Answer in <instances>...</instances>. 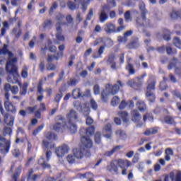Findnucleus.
<instances>
[{
	"instance_id": "7",
	"label": "nucleus",
	"mask_w": 181,
	"mask_h": 181,
	"mask_svg": "<svg viewBox=\"0 0 181 181\" xmlns=\"http://www.w3.org/2000/svg\"><path fill=\"white\" fill-rule=\"evenodd\" d=\"M146 76V72H144L140 76L136 77V81H129V85L132 88H134V90H140L141 87H142L144 84V80H145Z\"/></svg>"
},
{
	"instance_id": "29",
	"label": "nucleus",
	"mask_w": 181,
	"mask_h": 181,
	"mask_svg": "<svg viewBox=\"0 0 181 181\" xmlns=\"http://www.w3.org/2000/svg\"><path fill=\"white\" fill-rule=\"evenodd\" d=\"M83 93L81 92V89L80 88H76L72 90V97L74 100H77L82 97Z\"/></svg>"
},
{
	"instance_id": "50",
	"label": "nucleus",
	"mask_w": 181,
	"mask_h": 181,
	"mask_svg": "<svg viewBox=\"0 0 181 181\" xmlns=\"http://www.w3.org/2000/svg\"><path fill=\"white\" fill-rule=\"evenodd\" d=\"M164 121L168 125H173V124H175V119H173V117L172 116H166L164 118Z\"/></svg>"
},
{
	"instance_id": "2",
	"label": "nucleus",
	"mask_w": 181,
	"mask_h": 181,
	"mask_svg": "<svg viewBox=\"0 0 181 181\" xmlns=\"http://www.w3.org/2000/svg\"><path fill=\"white\" fill-rule=\"evenodd\" d=\"M16 63H18V58L16 57L9 59L7 62L6 65V70L7 73H8V76H7V81L8 83H11V84H18L19 87H21V95H26V93H28V88L29 87V83H24L22 86V83L19 81L20 75L18 66H16Z\"/></svg>"
},
{
	"instance_id": "4",
	"label": "nucleus",
	"mask_w": 181,
	"mask_h": 181,
	"mask_svg": "<svg viewBox=\"0 0 181 181\" xmlns=\"http://www.w3.org/2000/svg\"><path fill=\"white\" fill-rule=\"evenodd\" d=\"M67 119V128L71 134H76L77 132V125L76 122H77L78 119V114L76 110H71L66 115Z\"/></svg>"
},
{
	"instance_id": "58",
	"label": "nucleus",
	"mask_w": 181,
	"mask_h": 181,
	"mask_svg": "<svg viewBox=\"0 0 181 181\" xmlns=\"http://www.w3.org/2000/svg\"><path fill=\"white\" fill-rule=\"evenodd\" d=\"M43 128H45L44 124H41L40 126H38L36 129H35L33 132V136H36V135H37V134H39V132H40V131H42Z\"/></svg>"
},
{
	"instance_id": "12",
	"label": "nucleus",
	"mask_w": 181,
	"mask_h": 181,
	"mask_svg": "<svg viewBox=\"0 0 181 181\" xmlns=\"http://www.w3.org/2000/svg\"><path fill=\"white\" fill-rule=\"evenodd\" d=\"M69 147L67 145H62L56 148L55 153L58 158H63L66 153L69 152Z\"/></svg>"
},
{
	"instance_id": "19",
	"label": "nucleus",
	"mask_w": 181,
	"mask_h": 181,
	"mask_svg": "<svg viewBox=\"0 0 181 181\" xmlns=\"http://www.w3.org/2000/svg\"><path fill=\"white\" fill-rule=\"evenodd\" d=\"M4 90L6 92L11 91V93H12V94H13V95H16V94H18V93H19V88L16 86H12L9 83H6L4 85Z\"/></svg>"
},
{
	"instance_id": "42",
	"label": "nucleus",
	"mask_w": 181,
	"mask_h": 181,
	"mask_svg": "<svg viewBox=\"0 0 181 181\" xmlns=\"http://www.w3.org/2000/svg\"><path fill=\"white\" fill-rule=\"evenodd\" d=\"M59 93H60L57 94L54 98V103H57V104H59V103H60V100L63 98V88H59Z\"/></svg>"
},
{
	"instance_id": "47",
	"label": "nucleus",
	"mask_w": 181,
	"mask_h": 181,
	"mask_svg": "<svg viewBox=\"0 0 181 181\" xmlns=\"http://www.w3.org/2000/svg\"><path fill=\"white\" fill-rule=\"evenodd\" d=\"M163 32L164 34L163 35V39H164V40H166V42H169V40H170L171 39L170 31H169V30L168 29H164Z\"/></svg>"
},
{
	"instance_id": "48",
	"label": "nucleus",
	"mask_w": 181,
	"mask_h": 181,
	"mask_svg": "<svg viewBox=\"0 0 181 181\" xmlns=\"http://www.w3.org/2000/svg\"><path fill=\"white\" fill-rule=\"evenodd\" d=\"M126 70L129 71V74H135V69H134V65L129 62L127 63L126 66Z\"/></svg>"
},
{
	"instance_id": "3",
	"label": "nucleus",
	"mask_w": 181,
	"mask_h": 181,
	"mask_svg": "<svg viewBox=\"0 0 181 181\" xmlns=\"http://www.w3.org/2000/svg\"><path fill=\"white\" fill-rule=\"evenodd\" d=\"M156 90V80L149 79L147 81V85L146 86L145 97L147 101L150 103H155L156 101V95L155 91Z\"/></svg>"
},
{
	"instance_id": "62",
	"label": "nucleus",
	"mask_w": 181,
	"mask_h": 181,
	"mask_svg": "<svg viewBox=\"0 0 181 181\" xmlns=\"http://www.w3.org/2000/svg\"><path fill=\"white\" fill-rule=\"evenodd\" d=\"M28 67L25 66L21 71V77L23 78H28Z\"/></svg>"
},
{
	"instance_id": "22",
	"label": "nucleus",
	"mask_w": 181,
	"mask_h": 181,
	"mask_svg": "<svg viewBox=\"0 0 181 181\" xmlns=\"http://www.w3.org/2000/svg\"><path fill=\"white\" fill-rule=\"evenodd\" d=\"M119 87H124V83L121 81H117V84H115L111 87L110 94L115 95L119 91Z\"/></svg>"
},
{
	"instance_id": "11",
	"label": "nucleus",
	"mask_w": 181,
	"mask_h": 181,
	"mask_svg": "<svg viewBox=\"0 0 181 181\" xmlns=\"http://www.w3.org/2000/svg\"><path fill=\"white\" fill-rule=\"evenodd\" d=\"M4 108L7 112L12 114L13 115H16L18 109L12 102H4Z\"/></svg>"
},
{
	"instance_id": "6",
	"label": "nucleus",
	"mask_w": 181,
	"mask_h": 181,
	"mask_svg": "<svg viewBox=\"0 0 181 181\" xmlns=\"http://www.w3.org/2000/svg\"><path fill=\"white\" fill-rule=\"evenodd\" d=\"M139 8L141 12L142 20L145 22V24H142V26H145L146 28H153V25L151 23V20L146 19V13H148V10H146L145 3L144 1H140Z\"/></svg>"
},
{
	"instance_id": "35",
	"label": "nucleus",
	"mask_w": 181,
	"mask_h": 181,
	"mask_svg": "<svg viewBox=\"0 0 181 181\" xmlns=\"http://www.w3.org/2000/svg\"><path fill=\"white\" fill-rule=\"evenodd\" d=\"M63 128H64V124L60 122H56L52 125V129L56 132H60V131H63Z\"/></svg>"
},
{
	"instance_id": "60",
	"label": "nucleus",
	"mask_w": 181,
	"mask_h": 181,
	"mask_svg": "<svg viewBox=\"0 0 181 181\" xmlns=\"http://www.w3.org/2000/svg\"><path fill=\"white\" fill-rule=\"evenodd\" d=\"M95 144L101 143V132H97L95 134Z\"/></svg>"
},
{
	"instance_id": "27",
	"label": "nucleus",
	"mask_w": 181,
	"mask_h": 181,
	"mask_svg": "<svg viewBox=\"0 0 181 181\" xmlns=\"http://www.w3.org/2000/svg\"><path fill=\"white\" fill-rule=\"evenodd\" d=\"M21 173H22V167H18L14 173L11 175V180L12 181H18L19 177L21 176Z\"/></svg>"
},
{
	"instance_id": "64",
	"label": "nucleus",
	"mask_w": 181,
	"mask_h": 181,
	"mask_svg": "<svg viewBox=\"0 0 181 181\" xmlns=\"http://www.w3.org/2000/svg\"><path fill=\"white\" fill-rule=\"evenodd\" d=\"M168 88V84L165 81H162L160 83V90L161 91H165Z\"/></svg>"
},
{
	"instance_id": "34",
	"label": "nucleus",
	"mask_w": 181,
	"mask_h": 181,
	"mask_svg": "<svg viewBox=\"0 0 181 181\" xmlns=\"http://www.w3.org/2000/svg\"><path fill=\"white\" fill-rule=\"evenodd\" d=\"M119 117H122L123 122L128 124L129 122V119H128V112L125 111H121L118 112Z\"/></svg>"
},
{
	"instance_id": "30",
	"label": "nucleus",
	"mask_w": 181,
	"mask_h": 181,
	"mask_svg": "<svg viewBox=\"0 0 181 181\" xmlns=\"http://www.w3.org/2000/svg\"><path fill=\"white\" fill-rule=\"evenodd\" d=\"M58 49L59 50V52L57 53V56H54L55 60H59L60 58L63 57L64 52L63 51L66 49V45L64 44H62V45H59L58 47Z\"/></svg>"
},
{
	"instance_id": "63",
	"label": "nucleus",
	"mask_w": 181,
	"mask_h": 181,
	"mask_svg": "<svg viewBox=\"0 0 181 181\" xmlns=\"http://www.w3.org/2000/svg\"><path fill=\"white\" fill-rule=\"evenodd\" d=\"M156 50L158 53H161L162 54H163V53H165V52H166V46L163 45V46L158 47L156 48Z\"/></svg>"
},
{
	"instance_id": "59",
	"label": "nucleus",
	"mask_w": 181,
	"mask_h": 181,
	"mask_svg": "<svg viewBox=\"0 0 181 181\" xmlns=\"http://www.w3.org/2000/svg\"><path fill=\"white\" fill-rule=\"evenodd\" d=\"M3 135L6 136V135H12V128L6 127L3 129Z\"/></svg>"
},
{
	"instance_id": "33",
	"label": "nucleus",
	"mask_w": 181,
	"mask_h": 181,
	"mask_svg": "<svg viewBox=\"0 0 181 181\" xmlns=\"http://www.w3.org/2000/svg\"><path fill=\"white\" fill-rule=\"evenodd\" d=\"M136 105L141 112L146 110V104L144 100H138Z\"/></svg>"
},
{
	"instance_id": "26",
	"label": "nucleus",
	"mask_w": 181,
	"mask_h": 181,
	"mask_svg": "<svg viewBox=\"0 0 181 181\" xmlns=\"http://www.w3.org/2000/svg\"><path fill=\"white\" fill-rule=\"evenodd\" d=\"M104 30L106 32V33H112L115 32V25L111 23H107L104 26Z\"/></svg>"
},
{
	"instance_id": "9",
	"label": "nucleus",
	"mask_w": 181,
	"mask_h": 181,
	"mask_svg": "<svg viewBox=\"0 0 181 181\" xmlns=\"http://www.w3.org/2000/svg\"><path fill=\"white\" fill-rule=\"evenodd\" d=\"M0 112L1 115L4 117V122L7 125L12 126L13 125V122L15 121V117L11 116L10 121L8 122V119L9 118V113H5V110H4V107L2 106V103L0 101Z\"/></svg>"
},
{
	"instance_id": "23",
	"label": "nucleus",
	"mask_w": 181,
	"mask_h": 181,
	"mask_svg": "<svg viewBox=\"0 0 181 181\" xmlns=\"http://www.w3.org/2000/svg\"><path fill=\"white\" fill-rule=\"evenodd\" d=\"M131 115H132V121H133V122H139V121H141V114H139V112L137 110H132Z\"/></svg>"
},
{
	"instance_id": "1",
	"label": "nucleus",
	"mask_w": 181,
	"mask_h": 181,
	"mask_svg": "<svg viewBox=\"0 0 181 181\" xmlns=\"http://www.w3.org/2000/svg\"><path fill=\"white\" fill-rule=\"evenodd\" d=\"M94 132H95L94 126L86 129L84 127L80 129L79 134L81 136V142L82 146L80 148L73 149L74 155L77 159H83L84 156L86 158L91 156L90 149L93 148V141L90 139V136L94 135Z\"/></svg>"
},
{
	"instance_id": "57",
	"label": "nucleus",
	"mask_w": 181,
	"mask_h": 181,
	"mask_svg": "<svg viewBox=\"0 0 181 181\" xmlns=\"http://www.w3.org/2000/svg\"><path fill=\"white\" fill-rule=\"evenodd\" d=\"M121 101V99L118 96H115L111 100V105L113 107H116V105H118L119 104V102Z\"/></svg>"
},
{
	"instance_id": "5",
	"label": "nucleus",
	"mask_w": 181,
	"mask_h": 181,
	"mask_svg": "<svg viewBox=\"0 0 181 181\" xmlns=\"http://www.w3.org/2000/svg\"><path fill=\"white\" fill-rule=\"evenodd\" d=\"M0 142H1L0 143V153L4 156H6L9 153V151H11V140H7L4 136L0 135ZM3 162L4 160L0 156V165H2Z\"/></svg>"
},
{
	"instance_id": "36",
	"label": "nucleus",
	"mask_w": 181,
	"mask_h": 181,
	"mask_svg": "<svg viewBox=\"0 0 181 181\" xmlns=\"http://www.w3.org/2000/svg\"><path fill=\"white\" fill-rule=\"evenodd\" d=\"M170 16L171 19H179V18H181V9L178 11L173 10L170 13Z\"/></svg>"
},
{
	"instance_id": "44",
	"label": "nucleus",
	"mask_w": 181,
	"mask_h": 181,
	"mask_svg": "<svg viewBox=\"0 0 181 181\" xmlns=\"http://www.w3.org/2000/svg\"><path fill=\"white\" fill-rule=\"evenodd\" d=\"M107 19H108V15L107 14V13H105V11L101 10L100 14L99 16L100 22L103 23L105 22Z\"/></svg>"
},
{
	"instance_id": "20",
	"label": "nucleus",
	"mask_w": 181,
	"mask_h": 181,
	"mask_svg": "<svg viewBox=\"0 0 181 181\" xmlns=\"http://www.w3.org/2000/svg\"><path fill=\"white\" fill-rule=\"evenodd\" d=\"M42 86H43V82L42 81H40L37 86V94H40L41 95L37 98V101H42L44 98L43 92L45 90H43Z\"/></svg>"
},
{
	"instance_id": "31",
	"label": "nucleus",
	"mask_w": 181,
	"mask_h": 181,
	"mask_svg": "<svg viewBox=\"0 0 181 181\" xmlns=\"http://www.w3.org/2000/svg\"><path fill=\"white\" fill-rule=\"evenodd\" d=\"M45 137L46 139H48V141H56V139H57V134L52 132H48L45 133Z\"/></svg>"
},
{
	"instance_id": "13",
	"label": "nucleus",
	"mask_w": 181,
	"mask_h": 181,
	"mask_svg": "<svg viewBox=\"0 0 181 181\" xmlns=\"http://www.w3.org/2000/svg\"><path fill=\"white\" fill-rule=\"evenodd\" d=\"M141 46L139 43V38L138 37H132L130 42H129L126 47L127 49H138Z\"/></svg>"
},
{
	"instance_id": "32",
	"label": "nucleus",
	"mask_w": 181,
	"mask_h": 181,
	"mask_svg": "<svg viewBox=\"0 0 181 181\" xmlns=\"http://www.w3.org/2000/svg\"><path fill=\"white\" fill-rule=\"evenodd\" d=\"M122 148L121 146H115L112 150L109 151L105 152V156H112L115 152H117V151H119Z\"/></svg>"
},
{
	"instance_id": "53",
	"label": "nucleus",
	"mask_w": 181,
	"mask_h": 181,
	"mask_svg": "<svg viewBox=\"0 0 181 181\" xmlns=\"http://www.w3.org/2000/svg\"><path fill=\"white\" fill-rule=\"evenodd\" d=\"M173 45L177 49H181V40L178 37H174L173 38Z\"/></svg>"
},
{
	"instance_id": "28",
	"label": "nucleus",
	"mask_w": 181,
	"mask_h": 181,
	"mask_svg": "<svg viewBox=\"0 0 181 181\" xmlns=\"http://www.w3.org/2000/svg\"><path fill=\"white\" fill-rule=\"evenodd\" d=\"M53 26V21L50 19H46L42 23L44 30H50Z\"/></svg>"
},
{
	"instance_id": "52",
	"label": "nucleus",
	"mask_w": 181,
	"mask_h": 181,
	"mask_svg": "<svg viewBox=\"0 0 181 181\" xmlns=\"http://www.w3.org/2000/svg\"><path fill=\"white\" fill-rule=\"evenodd\" d=\"M6 29H9V23H8V21H4L3 23V28L1 29V36H5Z\"/></svg>"
},
{
	"instance_id": "54",
	"label": "nucleus",
	"mask_w": 181,
	"mask_h": 181,
	"mask_svg": "<svg viewBox=\"0 0 181 181\" xmlns=\"http://www.w3.org/2000/svg\"><path fill=\"white\" fill-rule=\"evenodd\" d=\"M165 51L167 54H177V49H173L172 47H165Z\"/></svg>"
},
{
	"instance_id": "17",
	"label": "nucleus",
	"mask_w": 181,
	"mask_h": 181,
	"mask_svg": "<svg viewBox=\"0 0 181 181\" xmlns=\"http://www.w3.org/2000/svg\"><path fill=\"white\" fill-rule=\"evenodd\" d=\"M103 136L105 138H107V139H110L112 136V126H111V124L107 123L104 127H103Z\"/></svg>"
},
{
	"instance_id": "45",
	"label": "nucleus",
	"mask_w": 181,
	"mask_h": 181,
	"mask_svg": "<svg viewBox=\"0 0 181 181\" xmlns=\"http://www.w3.org/2000/svg\"><path fill=\"white\" fill-rule=\"evenodd\" d=\"M57 8H59V4H57V1H55L52 4V5L51 6V7L49 10V16H52V15H53V13H54V11H56V9H57Z\"/></svg>"
},
{
	"instance_id": "25",
	"label": "nucleus",
	"mask_w": 181,
	"mask_h": 181,
	"mask_svg": "<svg viewBox=\"0 0 181 181\" xmlns=\"http://www.w3.org/2000/svg\"><path fill=\"white\" fill-rule=\"evenodd\" d=\"M159 132V127H155L152 128L147 129L144 132V135L149 136V135H156Z\"/></svg>"
},
{
	"instance_id": "56",
	"label": "nucleus",
	"mask_w": 181,
	"mask_h": 181,
	"mask_svg": "<svg viewBox=\"0 0 181 181\" xmlns=\"http://www.w3.org/2000/svg\"><path fill=\"white\" fill-rule=\"evenodd\" d=\"M67 6L71 11H76V9H77V4L71 1L67 2Z\"/></svg>"
},
{
	"instance_id": "14",
	"label": "nucleus",
	"mask_w": 181,
	"mask_h": 181,
	"mask_svg": "<svg viewBox=\"0 0 181 181\" xmlns=\"http://www.w3.org/2000/svg\"><path fill=\"white\" fill-rule=\"evenodd\" d=\"M37 110V105L34 106H28L25 108V110H21L19 111V115H21V117H26V114H28L29 115H31Z\"/></svg>"
},
{
	"instance_id": "49",
	"label": "nucleus",
	"mask_w": 181,
	"mask_h": 181,
	"mask_svg": "<svg viewBox=\"0 0 181 181\" xmlns=\"http://www.w3.org/2000/svg\"><path fill=\"white\" fill-rule=\"evenodd\" d=\"M100 100L103 103H107L108 101V93L103 90L100 95Z\"/></svg>"
},
{
	"instance_id": "24",
	"label": "nucleus",
	"mask_w": 181,
	"mask_h": 181,
	"mask_svg": "<svg viewBox=\"0 0 181 181\" xmlns=\"http://www.w3.org/2000/svg\"><path fill=\"white\" fill-rule=\"evenodd\" d=\"M132 33H134V31H132V30H127L124 33L123 37H119V42H123L124 43H127V42H128V37H129V36H132Z\"/></svg>"
},
{
	"instance_id": "39",
	"label": "nucleus",
	"mask_w": 181,
	"mask_h": 181,
	"mask_svg": "<svg viewBox=\"0 0 181 181\" xmlns=\"http://www.w3.org/2000/svg\"><path fill=\"white\" fill-rule=\"evenodd\" d=\"M48 43V50L51 52V53H56L57 52V47L53 45V42L52 40H47Z\"/></svg>"
},
{
	"instance_id": "21",
	"label": "nucleus",
	"mask_w": 181,
	"mask_h": 181,
	"mask_svg": "<svg viewBox=\"0 0 181 181\" xmlns=\"http://www.w3.org/2000/svg\"><path fill=\"white\" fill-rule=\"evenodd\" d=\"M35 171L33 168L28 170L27 173V181H36L37 177H40V175L37 174H33Z\"/></svg>"
},
{
	"instance_id": "18",
	"label": "nucleus",
	"mask_w": 181,
	"mask_h": 181,
	"mask_svg": "<svg viewBox=\"0 0 181 181\" xmlns=\"http://www.w3.org/2000/svg\"><path fill=\"white\" fill-rule=\"evenodd\" d=\"M43 111H46V105L42 103L40 104V108L38 110L36 109L33 112L35 118L40 119V118H42V112H43Z\"/></svg>"
},
{
	"instance_id": "41",
	"label": "nucleus",
	"mask_w": 181,
	"mask_h": 181,
	"mask_svg": "<svg viewBox=\"0 0 181 181\" xmlns=\"http://www.w3.org/2000/svg\"><path fill=\"white\" fill-rule=\"evenodd\" d=\"M104 50H105V45L100 46L98 50V55L93 54V59H99V57H101V56L104 53Z\"/></svg>"
},
{
	"instance_id": "55",
	"label": "nucleus",
	"mask_w": 181,
	"mask_h": 181,
	"mask_svg": "<svg viewBox=\"0 0 181 181\" xmlns=\"http://www.w3.org/2000/svg\"><path fill=\"white\" fill-rule=\"evenodd\" d=\"M109 172H115V173H118V166L114 163V161L110 163Z\"/></svg>"
},
{
	"instance_id": "61",
	"label": "nucleus",
	"mask_w": 181,
	"mask_h": 181,
	"mask_svg": "<svg viewBox=\"0 0 181 181\" xmlns=\"http://www.w3.org/2000/svg\"><path fill=\"white\" fill-rule=\"evenodd\" d=\"M76 156L73 155H68L66 157V160L69 163H74L76 162Z\"/></svg>"
},
{
	"instance_id": "43",
	"label": "nucleus",
	"mask_w": 181,
	"mask_h": 181,
	"mask_svg": "<svg viewBox=\"0 0 181 181\" xmlns=\"http://www.w3.org/2000/svg\"><path fill=\"white\" fill-rule=\"evenodd\" d=\"M42 146L44 148H45L46 149H47V148H49V149H54V148H56V144H50V142L47 141V140H43L42 141Z\"/></svg>"
},
{
	"instance_id": "16",
	"label": "nucleus",
	"mask_w": 181,
	"mask_h": 181,
	"mask_svg": "<svg viewBox=\"0 0 181 181\" xmlns=\"http://www.w3.org/2000/svg\"><path fill=\"white\" fill-rule=\"evenodd\" d=\"M117 166L121 168V169H126L129 168V166H132V163L129 160H122V159H117L115 160Z\"/></svg>"
},
{
	"instance_id": "15",
	"label": "nucleus",
	"mask_w": 181,
	"mask_h": 181,
	"mask_svg": "<svg viewBox=\"0 0 181 181\" xmlns=\"http://www.w3.org/2000/svg\"><path fill=\"white\" fill-rule=\"evenodd\" d=\"M106 63L110 66L112 70H117V62H115V54H110L107 56Z\"/></svg>"
},
{
	"instance_id": "37",
	"label": "nucleus",
	"mask_w": 181,
	"mask_h": 181,
	"mask_svg": "<svg viewBox=\"0 0 181 181\" xmlns=\"http://www.w3.org/2000/svg\"><path fill=\"white\" fill-rule=\"evenodd\" d=\"M170 179L172 181H181V172H178L175 176L174 173H170Z\"/></svg>"
},
{
	"instance_id": "51",
	"label": "nucleus",
	"mask_w": 181,
	"mask_h": 181,
	"mask_svg": "<svg viewBox=\"0 0 181 181\" xmlns=\"http://www.w3.org/2000/svg\"><path fill=\"white\" fill-rule=\"evenodd\" d=\"M90 107L93 111H97V110H98V104L93 98H91L90 100Z\"/></svg>"
},
{
	"instance_id": "40",
	"label": "nucleus",
	"mask_w": 181,
	"mask_h": 181,
	"mask_svg": "<svg viewBox=\"0 0 181 181\" xmlns=\"http://www.w3.org/2000/svg\"><path fill=\"white\" fill-rule=\"evenodd\" d=\"M165 159L167 160V162H169L170 160V156H173V150L170 148H168L165 151Z\"/></svg>"
},
{
	"instance_id": "38",
	"label": "nucleus",
	"mask_w": 181,
	"mask_h": 181,
	"mask_svg": "<svg viewBox=\"0 0 181 181\" xmlns=\"http://www.w3.org/2000/svg\"><path fill=\"white\" fill-rule=\"evenodd\" d=\"M115 134L119 138V139H127V133L122 129H118L115 132Z\"/></svg>"
},
{
	"instance_id": "10",
	"label": "nucleus",
	"mask_w": 181,
	"mask_h": 181,
	"mask_svg": "<svg viewBox=\"0 0 181 181\" xmlns=\"http://www.w3.org/2000/svg\"><path fill=\"white\" fill-rule=\"evenodd\" d=\"M64 24L65 23L58 22L55 25L56 30H57V33L55 36L57 40H59V42H64L65 40L64 35H62V33H63V29H62V25H64Z\"/></svg>"
},
{
	"instance_id": "46",
	"label": "nucleus",
	"mask_w": 181,
	"mask_h": 181,
	"mask_svg": "<svg viewBox=\"0 0 181 181\" xmlns=\"http://www.w3.org/2000/svg\"><path fill=\"white\" fill-rule=\"evenodd\" d=\"M90 1L91 0H80L79 1V3L81 4V5L82 6L83 11L87 10V7L88 6V5H90Z\"/></svg>"
},
{
	"instance_id": "8",
	"label": "nucleus",
	"mask_w": 181,
	"mask_h": 181,
	"mask_svg": "<svg viewBox=\"0 0 181 181\" xmlns=\"http://www.w3.org/2000/svg\"><path fill=\"white\" fill-rule=\"evenodd\" d=\"M52 158V151L49 150L46 152V158L41 157L38 160V165L42 168V169H51L52 166L50 164L47 163L50 158Z\"/></svg>"
}]
</instances>
